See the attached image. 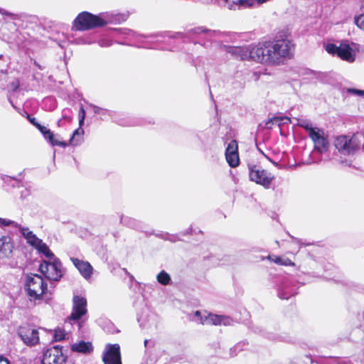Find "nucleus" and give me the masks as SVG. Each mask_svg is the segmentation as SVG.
Segmentation results:
<instances>
[{
	"label": "nucleus",
	"instance_id": "obj_16",
	"mask_svg": "<svg viewBox=\"0 0 364 364\" xmlns=\"http://www.w3.org/2000/svg\"><path fill=\"white\" fill-rule=\"evenodd\" d=\"M71 261L85 279H88L91 277L93 268L88 262L80 260L74 257L71 258Z\"/></svg>",
	"mask_w": 364,
	"mask_h": 364
},
{
	"label": "nucleus",
	"instance_id": "obj_23",
	"mask_svg": "<svg viewBox=\"0 0 364 364\" xmlns=\"http://www.w3.org/2000/svg\"><path fill=\"white\" fill-rule=\"evenodd\" d=\"M34 248L40 253L43 254L47 258L52 259L54 257L53 253L50 250L48 246L41 240Z\"/></svg>",
	"mask_w": 364,
	"mask_h": 364
},
{
	"label": "nucleus",
	"instance_id": "obj_18",
	"mask_svg": "<svg viewBox=\"0 0 364 364\" xmlns=\"http://www.w3.org/2000/svg\"><path fill=\"white\" fill-rule=\"evenodd\" d=\"M296 294V289L292 285L289 281L284 282L279 289L278 295L280 299H288L291 296Z\"/></svg>",
	"mask_w": 364,
	"mask_h": 364
},
{
	"label": "nucleus",
	"instance_id": "obj_3",
	"mask_svg": "<svg viewBox=\"0 0 364 364\" xmlns=\"http://www.w3.org/2000/svg\"><path fill=\"white\" fill-rule=\"evenodd\" d=\"M190 319L203 325L230 326L233 322L232 319L229 316L213 314L205 311L203 312L196 311L193 314L190 315Z\"/></svg>",
	"mask_w": 364,
	"mask_h": 364
},
{
	"label": "nucleus",
	"instance_id": "obj_29",
	"mask_svg": "<svg viewBox=\"0 0 364 364\" xmlns=\"http://www.w3.org/2000/svg\"><path fill=\"white\" fill-rule=\"evenodd\" d=\"M17 227L18 228L19 232L22 234V235L26 240V241L28 240L29 238H31V236H33V235L34 234L28 228L22 227L21 225H17Z\"/></svg>",
	"mask_w": 364,
	"mask_h": 364
},
{
	"label": "nucleus",
	"instance_id": "obj_2",
	"mask_svg": "<svg viewBox=\"0 0 364 364\" xmlns=\"http://www.w3.org/2000/svg\"><path fill=\"white\" fill-rule=\"evenodd\" d=\"M126 20V16L122 14H117L111 19L107 17L105 18L93 15L89 12L83 11L78 14L74 21V27L76 30L86 31L96 27L103 26L112 22H121Z\"/></svg>",
	"mask_w": 364,
	"mask_h": 364
},
{
	"label": "nucleus",
	"instance_id": "obj_21",
	"mask_svg": "<svg viewBox=\"0 0 364 364\" xmlns=\"http://www.w3.org/2000/svg\"><path fill=\"white\" fill-rule=\"evenodd\" d=\"M120 223L133 229H138L140 228V222L131 217L125 216L124 215H119Z\"/></svg>",
	"mask_w": 364,
	"mask_h": 364
},
{
	"label": "nucleus",
	"instance_id": "obj_37",
	"mask_svg": "<svg viewBox=\"0 0 364 364\" xmlns=\"http://www.w3.org/2000/svg\"><path fill=\"white\" fill-rule=\"evenodd\" d=\"M348 92L364 97V90H360L357 89H349Z\"/></svg>",
	"mask_w": 364,
	"mask_h": 364
},
{
	"label": "nucleus",
	"instance_id": "obj_15",
	"mask_svg": "<svg viewBox=\"0 0 364 364\" xmlns=\"http://www.w3.org/2000/svg\"><path fill=\"white\" fill-rule=\"evenodd\" d=\"M253 46L232 47L229 48V53L241 60L252 59L255 60L253 55Z\"/></svg>",
	"mask_w": 364,
	"mask_h": 364
},
{
	"label": "nucleus",
	"instance_id": "obj_51",
	"mask_svg": "<svg viewBox=\"0 0 364 364\" xmlns=\"http://www.w3.org/2000/svg\"><path fill=\"white\" fill-rule=\"evenodd\" d=\"M167 237H168V236L167 235ZM166 239L169 240H172V239L169 238V237H166Z\"/></svg>",
	"mask_w": 364,
	"mask_h": 364
},
{
	"label": "nucleus",
	"instance_id": "obj_1",
	"mask_svg": "<svg viewBox=\"0 0 364 364\" xmlns=\"http://www.w3.org/2000/svg\"><path fill=\"white\" fill-rule=\"evenodd\" d=\"M255 61L272 65L284 63L294 55V44L284 32L274 38L259 42L253 46Z\"/></svg>",
	"mask_w": 364,
	"mask_h": 364
},
{
	"label": "nucleus",
	"instance_id": "obj_50",
	"mask_svg": "<svg viewBox=\"0 0 364 364\" xmlns=\"http://www.w3.org/2000/svg\"><path fill=\"white\" fill-rule=\"evenodd\" d=\"M25 192H26V195H28V190H25Z\"/></svg>",
	"mask_w": 364,
	"mask_h": 364
},
{
	"label": "nucleus",
	"instance_id": "obj_45",
	"mask_svg": "<svg viewBox=\"0 0 364 364\" xmlns=\"http://www.w3.org/2000/svg\"><path fill=\"white\" fill-rule=\"evenodd\" d=\"M63 119H68V121H70V120H71V118H70V117H68V116H65V115H63Z\"/></svg>",
	"mask_w": 364,
	"mask_h": 364
},
{
	"label": "nucleus",
	"instance_id": "obj_32",
	"mask_svg": "<svg viewBox=\"0 0 364 364\" xmlns=\"http://www.w3.org/2000/svg\"><path fill=\"white\" fill-rule=\"evenodd\" d=\"M41 240V239L38 238L35 234H33V236H31V237L26 242L31 246L35 247Z\"/></svg>",
	"mask_w": 364,
	"mask_h": 364
},
{
	"label": "nucleus",
	"instance_id": "obj_31",
	"mask_svg": "<svg viewBox=\"0 0 364 364\" xmlns=\"http://www.w3.org/2000/svg\"><path fill=\"white\" fill-rule=\"evenodd\" d=\"M282 120V118L277 117L269 119L265 122V128L272 129V126L274 124V123L280 122Z\"/></svg>",
	"mask_w": 364,
	"mask_h": 364
},
{
	"label": "nucleus",
	"instance_id": "obj_36",
	"mask_svg": "<svg viewBox=\"0 0 364 364\" xmlns=\"http://www.w3.org/2000/svg\"><path fill=\"white\" fill-rule=\"evenodd\" d=\"M98 44L101 47H108V46H110L112 45V43H111V41L109 40H107V39H100L98 41Z\"/></svg>",
	"mask_w": 364,
	"mask_h": 364
},
{
	"label": "nucleus",
	"instance_id": "obj_49",
	"mask_svg": "<svg viewBox=\"0 0 364 364\" xmlns=\"http://www.w3.org/2000/svg\"><path fill=\"white\" fill-rule=\"evenodd\" d=\"M261 152H262V154L265 156V158H267V159H269V158L267 157V156H266V155H265L262 151H261Z\"/></svg>",
	"mask_w": 364,
	"mask_h": 364
},
{
	"label": "nucleus",
	"instance_id": "obj_19",
	"mask_svg": "<svg viewBox=\"0 0 364 364\" xmlns=\"http://www.w3.org/2000/svg\"><path fill=\"white\" fill-rule=\"evenodd\" d=\"M193 33L196 34H203L204 37L213 41H217L223 36L221 32L212 31L205 28L204 27H198L194 28Z\"/></svg>",
	"mask_w": 364,
	"mask_h": 364
},
{
	"label": "nucleus",
	"instance_id": "obj_46",
	"mask_svg": "<svg viewBox=\"0 0 364 364\" xmlns=\"http://www.w3.org/2000/svg\"><path fill=\"white\" fill-rule=\"evenodd\" d=\"M292 238L297 242V243H300V240L299 239H296V238H294L292 237Z\"/></svg>",
	"mask_w": 364,
	"mask_h": 364
},
{
	"label": "nucleus",
	"instance_id": "obj_14",
	"mask_svg": "<svg viewBox=\"0 0 364 364\" xmlns=\"http://www.w3.org/2000/svg\"><path fill=\"white\" fill-rule=\"evenodd\" d=\"M14 248V245L11 237L4 235L0 237V259L11 257Z\"/></svg>",
	"mask_w": 364,
	"mask_h": 364
},
{
	"label": "nucleus",
	"instance_id": "obj_39",
	"mask_svg": "<svg viewBox=\"0 0 364 364\" xmlns=\"http://www.w3.org/2000/svg\"><path fill=\"white\" fill-rule=\"evenodd\" d=\"M268 259L273 261L276 264H282L283 259L279 257H274V258H272L271 256L268 257Z\"/></svg>",
	"mask_w": 364,
	"mask_h": 364
},
{
	"label": "nucleus",
	"instance_id": "obj_44",
	"mask_svg": "<svg viewBox=\"0 0 364 364\" xmlns=\"http://www.w3.org/2000/svg\"><path fill=\"white\" fill-rule=\"evenodd\" d=\"M129 31L130 30H127V29H125V31H127V32H125L124 33L128 35V36H130L132 37H133L134 39H136V36H134L133 35H132L130 33H129Z\"/></svg>",
	"mask_w": 364,
	"mask_h": 364
},
{
	"label": "nucleus",
	"instance_id": "obj_47",
	"mask_svg": "<svg viewBox=\"0 0 364 364\" xmlns=\"http://www.w3.org/2000/svg\"><path fill=\"white\" fill-rule=\"evenodd\" d=\"M147 343H148V340H145L144 341V346H147Z\"/></svg>",
	"mask_w": 364,
	"mask_h": 364
},
{
	"label": "nucleus",
	"instance_id": "obj_9",
	"mask_svg": "<svg viewBox=\"0 0 364 364\" xmlns=\"http://www.w3.org/2000/svg\"><path fill=\"white\" fill-rule=\"evenodd\" d=\"M314 144V151L320 154L326 153L329 149V142L323 130H311L310 136Z\"/></svg>",
	"mask_w": 364,
	"mask_h": 364
},
{
	"label": "nucleus",
	"instance_id": "obj_4",
	"mask_svg": "<svg viewBox=\"0 0 364 364\" xmlns=\"http://www.w3.org/2000/svg\"><path fill=\"white\" fill-rule=\"evenodd\" d=\"M26 289L30 300L40 299L41 296L46 294L47 283L41 276L38 274H31L27 278Z\"/></svg>",
	"mask_w": 364,
	"mask_h": 364
},
{
	"label": "nucleus",
	"instance_id": "obj_30",
	"mask_svg": "<svg viewBox=\"0 0 364 364\" xmlns=\"http://www.w3.org/2000/svg\"><path fill=\"white\" fill-rule=\"evenodd\" d=\"M65 337V331L60 328L55 329L54 333V340L55 341H60Z\"/></svg>",
	"mask_w": 364,
	"mask_h": 364
},
{
	"label": "nucleus",
	"instance_id": "obj_24",
	"mask_svg": "<svg viewBox=\"0 0 364 364\" xmlns=\"http://www.w3.org/2000/svg\"><path fill=\"white\" fill-rule=\"evenodd\" d=\"M83 134L84 130L82 128L79 127L77 129L70 139V144L73 146L79 145L83 140Z\"/></svg>",
	"mask_w": 364,
	"mask_h": 364
},
{
	"label": "nucleus",
	"instance_id": "obj_12",
	"mask_svg": "<svg viewBox=\"0 0 364 364\" xmlns=\"http://www.w3.org/2000/svg\"><path fill=\"white\" fill-rule=\"evenodd\" d=\"M105 364H122L120 347L118 344H107L102 354Z\"/></svg>",
	"mask_w": 364,
	"mask_h": 364
},
{
	"label": "nucleus",
	"instance_id": "obj_6",
	"mask_svg": "<svg viewBox=\"0 0 364 364\" xmlns=\"http://www.w3.org/2000/svg\"><path fill=\"white\" fill-rule=\"evenodd\" d=\"M249 176L252 181L262 186L265 188H269L272 182L274 179V176L272 173L257 165L249 166Z\"/></svg>",
	"mask_w": 364,
	"mask_h": 364
},
{
	"label": "nucleus",
	"instance_id": "obj_42",
	"mask_svg": "<svg viewBox=\"0 0 364 364\" xmlns=\"http://www.w3.org/2000/svg\"><path fill=\"white\" fill-rule=\"evenodd\" d=\"M11 85V88L13 89V90H16L19 86V83L18 81L13 82Z\"/></svg>",
	"mask_w": 364,
	"mask_h": 364
},
{
	"label": "nucleus",
	"instance_id": "obj_5",
	"mask_svg": "<svg viewBox=\"0 0 364 364\" xmlns=\"http://www.w3.org/2000/svg\"><path fill=\"white\" fill-rule=\"evenodd\" d=\"M50 259V262L44 261L41 263L39 269L47 279L58 281L63 276L62 264L55 257Z\"/></svg>",
	"mask_w": 364,
	"mask_h": 364
},
{
	"label": "nucleus",
	"instance_id": "obj_40",
	"mask_svg": "<svg viewBox=\"0 0 364 364\" xmlns=\"http://www.w3.org/2000/svg\"><path fill=\"white\" fill-rule=\"evenodd\" d=\"M29 122L36 127V124H39V123L36 121V118L31 117L30 115L27 117Z\"/></svg>",
	"mask_w": 364,
	"mask_h": 364
},
{
	"label": "nucleus",
	"instance_id": "obj_43",
	"mask_svg": "<svg viewBox=\"0 0 364 364\" xmlns=\"http://www.w3.org/2000/svg\"><path fill=\"white\" fill-rule=\"evenodd\" d=\"M0 364H9V362L7 359L0 356Z\"/></svg>",
	"mask_w": 364,
	"mask_h": 364
},
{
	"label": "nucleus",
	"instance_id": "obj_22",
	"mask_svg": "<svg viewBox=\"0 0 364 364\" xmlns=\"http://www.w3.org/2000/svg\"><path fill=\"white\" fill-rule=\"evenodd\" d=\"M43 136L53 146H58L62 147H65L67 146L65 142L55 139L54 134L50 130L48 131Z\"/></svg>",
	"mask_w": 364,
	"mask_h": 364
},
{
	"label": "nucleus",
	"instance_id": "obj_26",
	"mask_svg": "<svg viewBox=\"0 0 364 364\" xmlns=\"http://www.w3.org/2000/svg\"><path fill=\"white\" fill-rule=\"evenodd\" d=\"M298 125L304 128L307 132L308 135L310 136L311 130H316L317 127H313L311 124L305 119H298Z\"/></svg>",
	"mask_w": 364,
	"mask_h": 364
},
{
	"label": "nucleus",
	"instance_id": "obj_35",
	"mask_svg": "<svg viewBox=\"0 0 364 364\" xmlns=\"http://www.w3.org/2000/svg\"><path fill=\"white\" fill-rule=\"evenodd\" d=\"M85 118V111L82 107H80L79 111V125L82 126Z\"/></svg>",
	"mask_w": 364,
	"mask_h": 364
},
{
	"label": "nucleus",
	"instance_id": "obj_27",
	"mask_svg": "<svg viewBox=\"0 0 364 364\" xmlns=\"http://www.w3.org/2000/svg\"><path fill=\"white\" fill-rule=\"evenodd\" d=\"M90 106L93 109V112L96 114H99L101 116H112V112L109 109H104L94 105H90Z\"/></svg>",
	"mask_w": 364,
	"mask_h": 364
},
{
	"label": "nucleus",
	"instance_id": "obj_34",
	"mask_svg": "<svg viewBox=\"0 0 364 364\" xmlns=\"http://www.w3.org/2000/svg\"><path fill=\"white\" fill-rule=\"evenodd\" d=\"M10 225L14 226V227H17V223H16L14 221L10 220L0 218V227L10 226Z\"/></svg>",
	"mask_w": 364,
	"mask_h": 364
},
{
	"label": "nucleus",
	"instance_id": "obj_52",
	"mask_svg": "<svg viewBox=\"0 0 364 364\" xmlns=\"http://www.w3.org/2000/svg\"><path fill=\"white\" fill-rule=\"evenodd\" d=\"M272 163H273L275 166H277V165H278V164H277V163H276V162H272Z\"/></svg>",
	"mask_w": 364,
	"mask_h": 364
},
{
	"label": "nucleus",
	"instance_id": "obj_33",
	"mask_svg": "<svg viewBox=\"0 0 364 364\" xmlns=\"http://www.w3.org/2000/svg\"><path fill=\"white\" fill-rule=\"evenodd\" d=\"M355 23L358 27L364 29V14L355 18Z\"/></svg>",
	"mask_w": 364,
	"mask_h": 364
},
{
	"label": "nucleus",
	"instance_id": "obj_17",
	"mask_svg": "<svg viewBox=\"0 0 364 364\" xmlns=\"http://www.w3.org/2000/svg\"><path fill=\"white\" fill-rule=\"evenodd\" d=\"M129 33L134 36H136V41L137 42L144 44L143 46L147 48L152 47V43L155 41H160L159 38H164V36L159 34L141 35L136 33L134 31H129Z\"/></svg>",
	"mask_w": 364,
	"mask_h": 364
},
{
	"label": "nucleus",
	"instance_id": "obj_8",
	"mask_svg": "<svg viewBox=\"0 0 364 364\" xmlns=\"http://www.w3.org/2000/svg\"><path fill=\"white\" fill-rule=\"evenodd\" d=\"M17 333L21 341L28 346H34L39 343V332L37 328L30 325L20 326Z\"/></svg>",
	"mask_w": 364,
	"mask_h": 364
},
{
	"label": "nucleus",
	"instance_id": "obj_13",
	"mask_svg": "<svg viewBox=\"0 0 364 364\" xmlns=\"http://www.w3.org/2000/svg\"><path fill=\"white\" fill-rule=\"evenodd\" d=\"M238 146L236 140H232L228 145L225 150V158L227 162L231 167H236L239 165L240 159L238 155Z\"/></svg>",
	"mask_w": 364,
	"mask_h": 364
},
{
	"label": "nucleus",
	"instance_id": "obj_41",
	"mask_svg": "<svg viewBox=\"0 0 364 364\" xmlns=\"http://www.w3.org/2000/svg\"><path fill=\"white\" fill-rule=\"evenodd\" d=\"M282 265H285V266L294 265V263L291 262V261L290 259H283L282 262Z\"/></svg>",
	"mask_w": 364,
	"mask_h": 364
},
{
	"label": "nucleus",
	"instance_id": "obj_28",
	"mask_svg": "<svg viewBox=\"0 0 364 364\" xmlns=\"http://www.w3.org/2000/svg\"><path fill=\"white\" fill-rule=\"evenodd\" d=\"M17 227L18 228L19 232L22 234V235L26 240V241L28 240L29 238H31V236H33V235L34 234L28 228L22 227L21 225H17Z\"/></svg>",
	"mask_w": 364,
	"mask_h": 364
},
{
	"label": "nucleus",
	"instance_id": "obj_38",
	"mask_svg": "<svg viewBox=\"0 0 364 364\" xmlns=\"http://www.w3.org/2000/svg\"><path fill=\"white\" fill-rule=\"evenodd\" d=\"M36 128L41 132V134L44 136L46 133L50 131L47 127L42 126L41 124H36Z\"/></svg>",
	"mask_w": 364,
	"mask_h": 364
},
{
	"label": "nucleus",
	"instance_id": "obj_25",
	"mask_svg": "<svg viewBox=\"0 0 364 364\" xmlns=\"http://www.w3.org/2000/svg\"><path fill=\"white\" fill-rule=\"evenodd\" d=\"M156 280L160 284L164 286L168 285L171 283V276L165 270H161L156 275Z\"/></svg>",
	"mask_w": 364,
	"mask_h": 364
},
{
	"label": "nucleus",
	"instance_id": "obj_20",
	"mask_svg": "<svg viewBox=\"0 0 364 364\" xmlns=\"http://www.w3.org/2000/svg\"><path fill=\"white\" fill-rule=\"evenodd\" d=\"M70 349L73 352L90 354L93 351V346L91 342L80 341L73 343Z\"/></svg>",
	"mask_w": 364,
	"mask_h": 364
},
{
	"label": "nucleus",
	"instance_id": "obj_10",
	"mask_svg": "<svg viewBox=\"0 0 364 364\" xmlns=\"http://www.w3.org/2000/svg\"><path fill=\"white\" fill-rule=\"evenodd\" d=\"M87 300L80 296H74L73 299V311L70 316L67 318L66 322L71 323L72 321H78L82 316L86 314Z\"/></svg>",
	"mask_w": 364,
	"mask_h": 364
},
{
	"label": "nucleus",
	"instance_id": "obj_7",
	"mask_svg": "<svg viewBox=\"0 0 364 364\" xmlns=\"http://www.w3.org/2000/svg\"><path fill=\"white\" fill-rule=\"evenodd\" d=\"M326 50L331 55H337L343 60L353 63L355 60L356 52L348 44L341 43L339 46L333 43L326 44Z\"/></svg>",
	"mask_w": 364,
	"mask_h": 364
},
{
	"label": "nucleus",
	"instance_id": "obj_48",
	"mask_svg": "<svg viewBox=\"0 0 364 364\" xmlns=\"http://www.w3.org/2000/svg\"><path fill=\"white\" fill-rule=\"evenodd\" d=\"M46 101H53V99L52 98H46Z\"/></svg>",
	"mask_w": 364,
	"mask_h": 364
},
{
	"label": "nucleus",
	"instance_id": "obj_11",
	"mask_svg": "<svg viewBox=\"0 0 364 364\" xmlns=\"http://www.w3.org/2000/svg\"><path fill=\"white\" fill-rule=\"evenodd\" d=\"M67 358L58 346L46 350L43 355L42 364H66Z\"/></svg>",
	"mask_w": 364,
	"mask_h": 364
}]
</instances>
